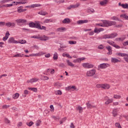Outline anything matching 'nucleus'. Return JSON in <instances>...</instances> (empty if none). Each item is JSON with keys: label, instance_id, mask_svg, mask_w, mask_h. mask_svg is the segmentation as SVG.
<instances>
[{"label": "nucleus", "instance_id": "f257e3e1", "mask_svg": "<svg viewBox=\"0 0 128 128\" xmlns=\"http://www.w3.org/2000/svg\"><path fill=\"white\" fill-rule=\"evenodd\" d=\"M103 28L112 26H114L116 24V22L114 21H108L106 20H104L102 21Z\"/></svg>", "mask_w": 128, "mask_h": 128}, {"label": "nucleus", "instance_id": "f03ea898", "mask_svg": "<svg viewBox=\"0 0 128 128\" xmlns=\"http://www.w3.org/2000/svg\"><path fill=\"white\" fill-rule=\"evenodd\" d=\"M82 66L84 68H92L94 66L89 62L82 63Z\"/></svg>", "mask_w": 128, "mask_h": 128}, {"label": "nucleus", "instance_id": "7ed1b4c3", "mask_svg": "<svg viewBox=\"0 0 128 128\" xmlns=\"http://www.w3.org/2000/svg\"><path fill=\"white\" fill-rule=\"evenodd\" d=\"M96 70L92 69L90 70H88L86 72V76H94V74H96Z\"/></svg>", "mask_w": 128, "mask_h": 128}, {"label": "nucleus", "instance_id": "20e7f679", "mask_svg": "<svg viewBox=\"0 0 128 128\" xmlns=\"http://www.w3.org/2000/svg\"><path fill=\"white\" fill-rule=\"evenodd\" d=\"M80 3H77L75 4L70 5L67 8V10H72V8H77L80 6Z\"/></svg>", "mask_w": 128, "mask_h": 128}, {"label": "nucleus", "instance_id": "39448f33", "mask_svg": "<svg viewBox=\"0 0 128 128\" xmlns=\"http://www.w3.org/2000/svg\"><path fill=\"white\" fill-rule=\"evenodd\" d=\"M108 66H110V64L108 63H103L102 64H100L98 66V68H106Z\"/></svg>", "mask_w": 128, "mask_h": 128}, {"label": "nucleus", "instance_id": "423d86ee", "mask_svg": "<svg viewBox=\"0 0 128 128\" xmlns=\"http://www.w3.org/2000/svg\"><path fill=\"white\" fill-rule=\"evenodd\" d=\"M8 44H18V42L14 40V38L12 37L8 38Z\"/></svg>", "mask_w": 128, "mask_h": 128}, {"label": "nucleus", "instance_id": "0eeeda50", "mask_svg": "<svg viewBox=\"0 0 128 128\" xmlns=\"http://www.w3.org/2000/svg\"><path fill=\"white\" fill-rule=\"evenodd\" d=\"M16 22L18 24H26V20L24 19H18L16 20Z\"/></svg>", "mask_w": 128, "mask_h": 128}, {"label": "nucleus", "instance_id": "6e6552de", "mask_svg": "<svg viewBox=\"0 0 128 128\" xmlns=\"http://www.w3.org/2000/svg\"><path fill=\"white\" fill-rule=\"evenodd\" d=\"M38 40H50V38L46 36H38Z\"/></svg>", "mask_w": 128, "mask_h": 128}, {"label": "nucleus", "instance_id": "1a4fd4ad", "mask_svg": "<svg viewBox=\"0 0 128 128\" xmlns=\"http://www.w3.org/2000/svg\"><path fill=\"white\" fill-rule=\"evenodd\" d=\"M104 28H96L94 29V32H95V34H100V32H104Z\"/></svg>", "mask_w": 128, "mask_h": 128}, {"label": "nucleus", "instance_id": "9d476101", "mask_svg": "<svg viewBox=\"0 0 128 128\" xmlns=\"http://www.w3.org/2000/svg\"><path fill=\"white\" fill-rule=\"evenodd\" d=\"M88 20H79L77 21L78 24H88Z\"/></svg>", "mask_w": 128, "mask_h": 128}, {"label": "nucleus", "instance_id": "9b49d317", "mask_svg": "<svg viewBox=\"0 0 128 128\" xmlns=\"http://www.w3.org/2000/svg\"><path fill=\"white\" fill-rule=\"evenodd\" d=\"M118 6H122V8H124L126 10H128V4H120V2L118 3Z\"/></svg>", "mask_w": 128, "mask_h": 128}, {"label": "nucleus", "instance_id": "f8f14e48", "mask_svg": "<svg viewBox=\"0 0 128 128\" xmlns=\"http://www.w3.org/2000/svg\"><path fill=\"white\" fill-rule=\"evenodd\" d=\"M86 60V58H78L74 60H73V62H74V63L78 62L80 64V63L82 60Z\"/></svg>", "mask_w": 128, "mask_h": 128}, {"label": "nucleus", "instance_id": "ddd939ff", "mask_svg": "<svg viewBox=\"0 0 128 128\" xmlns=\"http://www.w3.org/2000/svg\"><path fill=\"white\" fill-rule=\"evenodd\" d=\"M106 50L108 51V54L110 55L112 54V49L110 46H106Z\"/></svg>", "mask_w": 128, "mask_h": 128}, {"label": "nucleus", "instance_id": "4468645a", "mask_svg": "<svg viewBox=\"0 0 128 128\" xmlns=\"http://www.w3.org/2000/svg\"><path fill=\"white\" fill-rule=\"evenodd\" d=\"M110 88V85L108 84H102V88L104 90H108Z\"/></svg>", "mask_w": 128, "mask_h": 128}, {"label": "nucleus", "instance_id": "2eb2a0df", "mask_svg": "<svg viewBox=\"0 0 128 128\" xmlns=\"http://www.w3.org/2000/svg\"><path fill=\"white\" fill-rule=\"evenodd\" d=\"M5 24L6 26H8V28H10V26H16V24L14 22H8L6 23H5Z\"/></svg>", "mask_w": 128, "mask_h": 128}, {"label": "nucleus", "instance_id": "dca6fc26", "mask_svg": "<svg viewBox=\"0 0 128 128\" xmlns=\"http://www.w3.org/2000/svg\"><path fill=\"white\" fill-rule=\"evenodd\" d=\"M38 80V78H34L32 79H30V80H28L27 81V82L30 83V82L31 84H32V82H36Z\"/></svg>", "mask_w": 128, "mask_h": 128}, {"label": "nucleus", "instance_id": "f3484780", "mask_svg": "<svg viewBox=\"0 0 128 128\" xmlns=\"http://www.w3.org/2000/svg\"><path fill=\"white\" fill-rule=\"evenodd\" d=\"M66 28L64 27H61L56 29V32H66Z\"/></svg>", "mask_w": 128, "mask_h": 128}, {"label": "nucleus", "instance_id": "a211bd4d", "mask_svg": "<svg viewBox=\"0 0 128 128\" xmlns=\"http://www.w3.org/2000/svg\"><path fill=\"white\" fill-rule=\"evenodd\" d=\"M8 36H10V32L8 31L6 34L5 36H4L2 38L4 42H6V40H7L8 38Z\"/></svg>", "mask_w": 128, "mask_h": 128}, {"label": "nucleus", "instance_id": "6ab92c4d", "mask_svg": "<svg viewBox=\"0 0 128 128\" xmlns=\"http://www.w3.org/2000/svg\"><path fill=\"white\" fill-rule=\"evenodd\" d=\"M111 62H113L114 64H116V62H120V60H118V59L116 58H111Z\"/></svg>", "mask_w": 128, "mask_h": 128}, {"label": "nucleus", "instance_id": "aec40b11", "mask_svg": "<svg viewBox=\"0 0 128 128\" xmlns=\"http://www.w3.org/2000/svg\"><path fill=\"white\" fill-rule=\"evenodd\" d=\"M24 54L22 53H18L14 55L13 58H22Z\"/></svg>", "mask_w": 128, "mask_h": 128}, {"label": "nucleus", "instance_id": "412c9836", "mask_svg": "<svg viewBox=\"0 0 128 128\" xmlns=\"http://www.w3.org/2000/svg\"><path fill=\"white\" fill-rule=\"evenodd\" d=\"M109 36L110 38H116V36H118V34L116 33H112L111 34H109Z\"/></svg>", "mask_w": 128, "mask_h": 128}, {"label": "nucleus", "instance_id": "4be33fe9", "mask_svg": "<svg viewBox=\"0 0 128 128\" xmlns=\"http://www.w3.org/2000/svg\"><path fill=\"white\" fill-rule=\"evenodd\" d=\"M100 40H104L106 38H110V34H104L101 38H100Z\"/></svg>", "mask_w": 128, "mask_h": 128}, {"label": "nucleus", "instance_id": "5701e85b", "mask_svg": "<svg viewBox=\"0 0 128 128\" xmlns=\"http://www.w3.org/2000/svg\"><path fill=\"white\" fill-rule=\"evenodd\" d=\"M86 106H87V108H96V106H92L91 104H90V102H87L86 104Z\"/></svg>", "mask_w": 128, "mask_h": 128}, {"label": "nucleus", "instance_id": "b1692460", "mask_svg": "<svg viewBox=\"0 0 128 128\" xmlns=\"http://www.w3.org/2000/svg\"><path fill=\"white\" fill-rule=\"evenodd\" d=\"M77 110H79V114H82L84 110V108L80 106H78L76 107Z\"/></svg>", "mask_w": 128, "mask_h": 128}, {"label": "nucleus", "instance_id": "393cba45", "mask_svg": "<svg viewBox=\"0 0 128 128\" xmlns=\"http://www.w3.org/2000/svg\"><path fill=\"white\" fill-rule=\"evenodd\" d=\"M70 20L68 18H66L62 21L63 24H70Z\"/></svg>", "mask_w": 128, "mask_h": 128}, {"label": "nucleus", "instance_id": "a878e982", "mask_svg": "<svg viewBox=\"0 0 128 128\" xmlns=\"http://www.w3.org/2000/svg\"><path fill=\"white\" fill-rule=\"evenodd\" d=\"M66 62L67 64H68L69 66H72V68H74V64H72V62L70 61V60H66Z\"/></svg>", "mask_w": 128, "mask_h": 128}, {"label": "nucleus", "instance_id": "bb28decb", "mask_svg": "<svg viewBox=\"0 0 128 128\" xmlns=\"http://www.w3.org/2000/svg\"><path fill=\"white\" fill-rule=\"evenodd\" d=\"M39 6H42L40 4H33L30 5V8H38Z\"/></svg>", "mask_w": 128, "mask_h": 128}, {"label": "nucleus", "instance_id": "cd10ccee", "mask_svg": "<svg viewBox=\"0 0 128 128\" xmlns=\"http://www.w3.org/2000/svg\"><path fill=\"white\" fill-rule=\"evenodd\" d=\"M58 58V55L56 52H55L53 56V60H56Z\"/></svg>", "mask_w": 128, "mask_h": 128}, {"label": "nucleus", "instance_id": "c85d7f7f", "mask_svg": "<svg viewBox=\"0 0 128 128\" xmlns=\"http://www.w3.org/2000/svg\"><path fill=\"white\" fill-rule=\"evenodd\" d=\"M116 56H126V54L118 52L116 54Z\"/></svg>", "mask_w": 128, "mask_h": 128}, {"label": "nucleus", "instance_id": "c756f323", "mask_svg": "<svg viewBox=\"0 0 128 128\" xmlns=\"http://www.w3.org/2000/svg\"><path fill=\"white\" fill-rule=\"evenodd\" d=\"M35 28H38V30L40 28V24L38 22L35 23Z\"/></svg>", "mask_w": 128, "mask_h": 128}, {"label": "nucleus", "instance_id": "7c9ffc66", "mask_svg": "<svg viewBox=\"0 0 128 128\" xmlns=\"http://www.w3.org/2000/svg\"><path fill=\"white\" fill-rule=\"evenodd\" d=\"M38 14H40L41 16H46L48 14V12H44V11H40V12H38Z\"/></svg>", "mask_w": 128, "mask_h": 128}, {"label": "nucleus", "instance_id": "2f4dec72", "mask_svg": "<svg viewBox=\"0 0 128 128\" xmlns=\"http://www.w3.org/2000/svg\"><path fill=\"white\" fill-rule=\"evenodd\" d=\"M44 24H48V22H52V19H46L44 22Z\"/></svg>", "mask_w": 128, "mask_h": 128}, {"label": "nucleus", "instance_id": "473e14b6", "mask_svg": "<svg viewBox=\"0 0 128 128\" xmlns=\"http://www.w3.org/2000/svg\"><path fill=\"white\" fill-rule=\"evenodd\" d=\"M108 4V0H104L100 2V4L101 6H104L105 4Z\"/></svg>", "mask_w": 128, "mask_h": 128}, {"label": "nucleus", "instance_id": "72a5a7b5", "mask_svg": "<svg viewBox=\"0 0 128 128\" xmlns=\"http://www.w3.org/2000/svg\"><path fill=\"white\" fill-rule=\"evenodd\" d=\"M50 72L51 74H54V69H48L47 72Z\"/></svg>", "mask_w": 128, "mask_h": 128}, {"label": "nucleus", "instance_id": "f704fd0d", "mask_svg": "<svg viewBox=\"0 0 128 128\" xmlns=\"http://www.w3.org/2000/svg\"><path fill=\"white\" fill-rule=\"evenodd\" d=\"M18 96H20V94H18V93H16L14 95H13L12 98L14 100H16V98H18Z\"/></svg>", "mask_w": 128, "mask_h": 128}, {"label": "nucleus", "instance_id": "c9c22d12", "mask_svg": "<svg viewBox=\"0 0 128 128\" xmlns=\"http://www.w3.org/2000/svg\"><path fill=\"white\" fill-rule=\"evenodd\" d=\"M112 102V99H108L105 102V104H110Z\"/></svg>", "mask_w": 128, "mask_h": 128}, {"label": "nucleus", "instance_id": "e433bc0d", "mask_svg": "<svg viewBox=\"0 0 128 128\" xmlns=\"http://www.w3.org/2000/svg\"><path fill=\"white\" fill-rule=\"evenodd\" d=\"M62 91L60 90H57L55 91V94H58V96L62 95Z\"/></svg>", "mask_w": 128, "mask_h": 128}, {"label": "nucleus", "instance_id": "4c0bfd02", "mask_svg": "<svg viewBox=\"0 0 128 128\" xmlns=\"http://www.w3.org/2000/svg\"><path fill=\"white\" fill-rule=\"evenodd\" d=\"M22 6H20L18 8V10H17L18 12H24L23 10H22Z\"/></svg>", "mask_w": 128, "mask_h": 128}, {"label": "nucleus", "instance_id": "58836bf2", "mask_svg": "<svg viewBox=\"0 0 128 128\" xmlns=\"http://www.w3.org/2000/svg\"><path fill=\"white\" fill-rule=\"evenodd\" d=\"M62 56H66V58H72V57L68 54H63Z\"/></svg>", "mask_w": 128, "mask_h": 128}, {"label": "nucleus", "instance_id": "ea45409f", "mask_svg": "<svg viewBox=\"0 0 128 128\" xmlns=\"http://www.w3.org/2000/svg\"><path fill=\"white\" fill-rule=\"evenodd\" d=\"M29 26L30 28H35L36 26V23L34 22H30L29 24Z\"/></svg>", "mask_w": 128, "mask_h": 128}, {"label": "nucleus", "instance_id": "a19ab883", "mask_svg": "<svg viewBox=\"0 0 128 128\" xmlns=\"http://www.w3.org/2000/svg\"><path fill=\"white\" fill-rule=\"evenodd\" d=\"M120 18H125L126 20H128V16L124 14H121Z\"/></svg>", "mask_w": 128, "mask_h": 128}, {"label": "nucleus", "instance_id": "79ce46f5", "mask_svg": "<svg viewBox=\"0 0 128 128\" xmlns=\"http://www.w3.org/2000/svg\"><path fill=\"white\" fill-rule=\"evenodd\" d=\"M107 42H108V44L110 46H113L114 44V42H112V40H108Z\"/></svg>", "mask_w": 128, "mask_h": 128}, {"label": "nucleus", "instance_id": "37998d69", "mask_svg": "<svg viewBox=\"0 0 128 128\" xmlns=\"http://www.w3.org/2000/svg\"><path fill=\"white\" fill-rule=\"evenodd\" d=\"M27 94H28V90H24V94H22V96L26 97V96Z\"/></svg>", "mask_w": 128, "mask_h": 128}, {"label": "nucleus", "instance_id": "c03bdc74", "mask_svg": "<svg viewBox=\"0 0 128 128\" xmlns=\"http://www.w3.org/2000/svg\"><path fill=\"white\" fill-rule=\"evenodd\" d=\"M26 40H20L18 42V44H26Z\"/></svg>", "mask_w": 128, "mask_h": 128}, {"label": "nucleus", "instance_id": "a18cd8bd", "mask_svg": "<svg viewBox=\"0 0 128 128\" xmlns=\"http://www.w3.org/2000/svg\"><path fill=\"white\" fill-rule=\"evenodd\" d=\"M113 116H116V109H114L112 111Z\"/></svg>", "mask_w": 128, "mask_h": 128}, {"label": "nucleus", "instance_id": "49530a36", "mask_svg": "<svg viewBox=\"0 0 128 128\" xmlns=\"http://www.w3.org/2000/svg\"><path fill=\"white\" fill-rule=\"evenodd\" d=\"M64 0H59L56 2V4H64Z\"/></svg>", "mask_w": 128, "mask_h": 128}, {"label": "nucleus", "instance_id": "de8ad7c7", "mask_svg": "<svg viewBox=\"0 0 128 128\" xmlns=\"http://www.w3.org/2000/svg\"><path fill=\"white\" fill-rule=\"evenodd\" d=\"M104 48V46L102 44L99 45L98 47V50H102Z\"/></svg>", "mask_w": 128, "mask_h": 128}, {"label": "nucleus", "instance_id": "09e8293b", "mask_svg": "<svg viewBox=\"0 0 128 128\" xmlns=\"http://www.w3.org/2000/svg\"><path fill=\"white\" fill-rule=\"evenodd\" d=\"M46 53L44 52H40L38 53V56H44V54H45Z\"/></svg>", "mask_w": 128, "mask_h": 128}, {"label": "nucleus", "instance_id": "8fccbe9b", "mask_svg": "<svg viewBox=\"0 0 128 128\" xmlns=\"http://www.w3.org/2000/svg\"><path fill=\"white\" fill-rule=\"evenodd\" d=\"M41 122H42V121L40 120H38L36 122V126H40V124Z\"/></svg>", "mask_w": 128, "mask_h": 128}, {"label": "nucleus", "instance_id": "3c124183", "mask_svg": "<svg viewBox=\"0 0 128 128\" xmlns=\"http://www.w3.org/2000/svg\"><path fill=\"white\" fill-rule=\"evenodd\" d=\"M14 6L12 4H7L4 5V8H10V6Z\"/></svg>", "mask_w": 128, "mask_h": 128}, {"label": "nucleus", "instance_id": "603ef678", "mask_svg": "<svg viewBox=\"0 0 128 128\" xmlns=\"http://www.w3.org/2000/svg\"><path fill=\"white\" fill-rule=\"evenodd\" d=\"M68 44H76V41H69Z\"/></svg>", "mask_w": 128, "mask_h": 128}, {"label": "nucleus", "instance_id": "864d4df0", "mask_svg": "<svg viewBox=\"0 0 128 128\" xmlns=\"http://www.w3.org/2000/svg\"><path fill=\"white\" fill-rule=\"evenodd\" d=\"M96 87L98 88H102V84H98L96 86Z\"/></svg>", "mask_w": 128, "mask_h": 128}, {"label": "nucleus", "instance_id": "5fc2aeb1", "mask_svg": "<svg viewBox=\"0 0 128 128\" xmlns=\"http://www.w3.org/2000/svg\"><path fill=\"white\" fill-rule=\"evenodd\" d=\"M26 124L28 126H32L34 124V122H30L29 123H26Z\"/></svg>", "mask_w": 128, "mask_h": 128}, {"label": "nucleus", "instance_id": "6e6d98bb", "mask_svg": "<svg viewBox=\"0 0 128 128\" xmlns=\"http://www.w3.org/2000/svg\"><path fill=\"white\" fill-rule=\"evenodd\" d=\"M6 24V22H0V26L2 27Z\"/></svg>", "mask_w": 128, "mask_h": 128}, {"label": "nucleus", "instance_id": "4d7b16f0", "mask_svg": "<svg viewBox=\"0 0 128 128\" xmlns=\"http://www.w3.org/2000/svg\"><path fill=\"white\" fill-rule=\"evenodd\" d=\"M115 126H116L118 128H122V126H120V124L118 122L116 123Z\"/></svg>", "mask_w": 128, "mask_h": 128}, {"label": "nucleus", "instance_id": "13d9d810", "mask_svg": "<svg viewBox=\"0 0 128 128\" xmlns=\"http://www.w3.org/2000/svg\"><path fill=\"white\" fill-rule=\"evenodd\" d=\"M30 56H38V53L30 54Z\"/></svg>", "mask_w": 128, "mask_h": 128}, {"label": "nucleus", "instance_id": "bf43d9fd", "mask_svg": "<svg viewBox=\"0 0 128 128\" xmlns=\"http://www.w3.org/2000/svg\"><path fill=\"white\" fill-rule=\"evenodd\" d=\"M113 46L114 48H120V46L118 45H116L114 44H113Z\"/></svg>", "mask_w": 128, "mask_h": 128}, {"label": "nucleus", "instance_id": "052dcab7", "mask_svg": "<svg viewBox=\"0 0 128 128\" xmlns=\"http://www.w3.org/2000/svg\"><path fill=\"white\" fill-rule=\"evenodd\" d=\"M52 118H54V120H58L60 118V117L58 116H52Z\"/></svg>", "mask_w": 128, "mask_h": 128}, {"label": "nucleus", "instance_id": "680f3d73", "mask_svg": "<svg viewBox=\"0 0 128 128\" xmlns=\"http://www.w3.org/2000/svg\"><path fill=\"white\" fill-rule=\"evenodd\" d=\"M45 57L47 58H50V54L48 53L45 55Z\"/></svg>", "mask_w": 128, "mask_h": 128}, {"label": "nucleus", "instance_id": "e2e57ef3", "mask_svg": "<svg viewBox=\"0 0 128 128\" xmlns=\"http://www.w3.org/2000/svg\"><path fill=\"white\" fill-rule=\"evenodd\" d=\"M5 122L6 124H10V120H8V119L6 118H5Z\"/></svg>", "mask_w": 128, "mask_h": 128}, {"label": "nucleus", "instance_id": "0e129e2a", "mask_svg": "<svg viewBox=\"0 0 128 128\" xmlns=\"http://www.w3.org/2000/svg\"><path fill=\"white\" fill-rule=\"evenodd\" d=\"M112 18L113 20H118V18H116V16H113Z\"/></svg>", "mask_w": 128, "mask_h": 128}, {"label": "nucleus", "instance_id": "69168bd1", "mask_svg": "<svg viewBox=\"0 0 128 128\" xmlns=\"http://www.w3.org/2000/svg\"><path fill=\"white\" fill-rule=\"evenodd\" d=\"M114 98H120V96L119 95H114Z\"/></svg>", "mask_w": 128, "mask_h": 128}, {"label": "nucleus", "instance_id": "338daca9", "mask_svg": "<svg viewBox=\"0 0 128 128\" xmlns=\"http://www.w3.org/2000/svg\"><path fill=\"white\" fill-rule=\"evenodd\" d=\"M10 108V106L8 105H4L2 106V108Z\"/></svg>", "mask_w": 128, "mask_h": 128}, {"label": "nucleus", "instance_id": "774afa93", "mask_svg": "<svg viewBox=\"0 0 128 128\" xmlns=\"http://www.w3.org/2000/svg\"><path fill=\"white\" fill-rule=\"evenodd\" d=\"M124 46H128V40L124 42L123 43Z\"/></svg>", "mask_w": 128, "mask_h": 128}]
</instances>
